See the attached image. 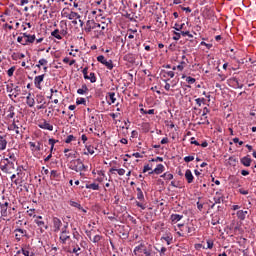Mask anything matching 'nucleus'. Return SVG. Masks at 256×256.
Here are the masks:
<instances>
[{
  "label": "nucleus",
  "mask_w": 256,
  "mask_h": 256,
  "mask_svg": "<svg viewBox=\"0 0 256 256\" xmlns=\"http://www.w3.org/2000/svg\"><path fill=\"white\" fill-rule=\"evenodd\" d=\"M146 244L141 242L138 246L134 248V255L143 256V249L145 248Z\"/></svg>",
  "instance_id": "obj_10"
},
{
  "label": "nucleus",
  "mask_w": 256,
  "mask_h": 256,
  "mask_svg": "<svg viewBox=\"0 0 256 256\" xmlns=\"http://www.w3.org/2000/svg\"><path fill=\"white\" fill-rule=\"evenodd\" d=\"M115 101H117V99L115 98V92H109L108 93V103H109V105L115 103Z\"/></svg>",
  "instance_id": "obj_25"
},
{
  "label": "nucleus",
  "mask_w": 256,
  "mask_h": 256,
  "mask_svg": "<svg viewBox=\"0 0 256 256\" xmlns=\"http://www.w3.org/2000/svg\"><path fill=\"white\" fill-rule=\"evenodd\" d=\"M251 158L249 156H245L240 159V163L244 165V167H251Z\"/></svg>",
  "instance_id": "obj_17"
},
{
  "label": "nucleus",
  "mask_w": 256,
  "mask_h": 256,
  "mask_svg": "<svg viewBox=\"0 0 256 256\" xmlns=\"http://www.w3.org/2000/svg\"><path fill=\"white\" fill-rule=\"evenodd\" d=\"M183 27H185V24H181V25L175 24L174 29H175L176 31H181V29H183Z\"/></svg>",
  "instance_id": "obj_60"
},
{
  "label": "nucleus",
  "mask_w": 256,
  "mask_h": 256,
  "mask_svg": "<svg viewBox=\"0 0 256 256\" xmlns=\"http://www.w3.org/2000/svg\"><path fill=\"white\" fill-rule=\"evenodd\" d=\"M86 151L83 152V155H95V147L92 145H85Z\"/></svg>",
  "instance_id": "obj_15"
},
{
  "label": "nucleus",
  "mask_w": 256,
  "mask_h": 256,
  "mask_svg": "<svg viewBox=\"0 0 256 256\" xmlns=\"http://www.w3.org/2000/svg\"><path fill=\"white\" fill-rule=\"evenodd\" d=\"M87 80H89L92 83H96L97 82V77L95 76V73L91 72L90 75L88 76V78H85Z\"/></svg>",
  "instance_id": "obj_32"
},
{
  "label": "nucleus",
  "mask_w": 256,
  "mask_h": 256,
  "mask_svg": "<svg viewBox=\"0 0 256 256\" xmlns=\"http://www.w3.org/2000/svg\"><path fill=\"white\" fill-rule=\"evenodd\" d=\"M40 129H46L47 131H53V125L49 124L47 121H44L39 125Z\"/></svg>",
  "instance_id": "obj_20"
},
{
  "label": "nucleus",
  "mask_w": 256,
  "mask_h": 256,
  "mask_svg": "<svg viewBox=\"0 0 256 256\" xmlns=\"http://www.w3.org/2000/svg\"><path fill=\"white\" fill-rule=\"evenodd\" d=\"M213 240H207V249H213Z\"/></svg>",
  "instance_id": "obj_58"
},
{
  "label": "nucleus",
  "mask_w": 256,
  "mask_h": 256,
  "mask_svg": "<svg viewBox=\"0 0 256 256\" xmlns=\"http://www.w3.org/2000/svg\"><path fill=\"white\" fill-rule=\"evenodd\" d=\"M7 149V138L0 135V151H5Z\"/></svg>",
  "instance_id": "obj_16"
},
{
  "label": "nucleus",
  "mask_w": 256,
  "mask_h": 256,
  "mask_svg": "<svg viewBox=\"0 0 256 256\" xmlns=\"http://www.w3.org/2000/svg\"><path fill=\"white\" fill-rule=\"evenodd\" d=\"M38 63H39L40 65H42V66H45V65H47L48 61H47V59L42 58V59H40V60L38 61Z\"/></svg>",
  "instance_id": "obj_59"
},
{
  "label": "nucleus",
  "mask_w": 256,
  "mask_h": 256,
  "mask_svg": "<svg viewBox=\"0 0 256 256\" xmlns=\"http://www.w3.org/2000/svg\"><path fill=\"white\" fill-rule=\"evenodd\" d=\"M185 179L187 180V183H193V179H195V177L193 176V173L191 172V170L189 169L186 170Z\"/></svg>",
  "instance_id": "obj_18"
},
{
  "label": "nucleus",
  "mask_w": 256,
  "mask_h": 256,
  "mask_svg": "<svg viewBox=\"0 0 256 256\" xmlns=\"http://www.w3.org/2000/svg\"><path fill=\"white\" fill-rule=\"evenodd\" d=\"M17 157H19V152L15 148L8 149L6 152V159L15 163L17 161Z\"/></svg>",
  "instance_id": "obj_5"
},
{
  "label": "nucleus",
  "mask_w": 256,
  "mask_h": 256,
  "mask_svg": "<svg viewBox=\"0 0 256 256\" xmlns=\"http://www.w3.org/2000/svg\"><path fill=\"white\" fill-rule=\"evenodd\" d=\"M66 159H77V152L65 154Z\"/></svg>",
  "instance_id": "obj_39"
},
{
  "label": "nucleus",
  "mask_w": 256,
  "mask_h": 256,
  "mask_svg": "<svg viewBox=\"0 0 256 256\" xmlns=\"http://www.w3.org/2000/svg\"><path fill=\"white\" fill-rule=\"evenodd\" d=\"M70 253H75V255L77 256L81 255V247L79 246L74 247Z\"/></svg>",
  "instance_id": "obj_36"
},
{
  "label": "nucleus",
  "mask_w": 256,
  "mask_h": 256,
  "mask_svg": "<svg viewBox=\"0 0 256 256\" xmlns=\"http://www.w3.org/2000/svg\"><path fill=\"white\" fill-rule=\"evenodd\" d=\"M69 223H65L64 226L62 227V229L60 230V237H59V241L60 243H62V245H66L67 241H69V239H71V233L69 232Z\"/></svg>",
  "instance_id": "obj_2"
},
{
  "label": "nucleus",
  "mask_w": 256,
  "mask_h": 256,
  "mask_svg": "<svg viewBox=\"0 0 256 256\" xmlns=\"http://www.w3.org/2000/svg\"><path fill=\"white\" fill-rule=\"evenodd\" d=\"M161 177H164L166 181H171L173 179V174L171 173H164Z\"/></svg>",
  "instance_id": "obj_37"
},
{
  "label": "nucleus",
  "mask_w": 256,
  "mask_h": 256,
  "mask_svg": "<svg viewBox=\"0 0 256 256\" xmlns=\"http://www.w3.org/2000/svg\"><path fill=\"white\" fill-rule=\"evenodd\" d=\"M238 219H240V221H245L247 215H249V211L247 210H239L236 213Z\"/></svg>",
  "instance_id": "obj_14"
},
{
  "label": "nucleus",
  "mask_w": 256,
  "mask_h": 256,
  "mask_svg": "<svg viewBox=\"0 0 256 256\" xmlns=\"http://www.w3.org/2000/svg\"><path fill=\"white\" fill-rule=\"evenodd\" d=\"M25 37H27V32L21 33L20 36L17 37V43L25 45Z\"/></svg>",
  "instance_id": "obj_21"
},
{
  "label": "nucleus",
  "mask_w": 256,
  "mask_h": 256,
  "mask_svg": "<svg viewBox=\"0 0 256 256\" xmlns=\"http://www.w3.org/2000/svg\"><path fill=\"white\" fill-rule=\"evenodd\" d=\"M163 171H165V166H163V164H158L154 170L149 172V175H153V173H155L156 175H161Z\"/></svg>",
  "instance_id": "obj_12"
},
{
  "label": "nucleus",
  "mask_w": 256,
  "mask_h": 256,
  "mask_svg": "<svg viewBox=\"0 0 256 256\" xmlns=\"http://www.w3.org/2000/svg\"><path fill=\"white\" fill-rule=\"evenodd\" d=\"M89 70V68L85 67L83 70H82V73L84 75V79H89V75H87V71Z\"/></svg>",
  "instance_id": "obj_57"
},
{
  "label": "nucleus",
  "mask_w": 256,
  "mask_h": 256,
  "mask_svg": "<svg viewBox=\"0 0 256 256\" xmlns=\"http://www.w3.org/2000/svg\"><path fill=\"white\" fill-rule=\"evenodd\" d=\"M36 225H38V227H40L41 231H43V228L48 229L49 227L47 225H45L44 221H41L39 219L35 220Z\"/></svg>",
  "instance_id": "obj_27"
},
{
  "label": "nucleus",
  "mask_w": 256,
  "mask_h": 256,
  "mask_svg": "<svg viewBox=\"0 0 256 256\" xmlns=\"http://www.w3.org/2000/svg\"><path fill=\"white\" fill-rule=\"evenodd\" d=\"M102 237L101 235H95L93 238H92V242L93 243H99V241H101Z\"/></svg>",
  "instance_id": "obj_44"
},
{
  "label": "nucleus",
  "mask_w": 256,
  "mask_h": 256,
  "mask_svg": "<svg viewBox=\"0 0 256 256\" xmlns=\"http://www.w3.org/2000/svg\"><path fill=\"white\" fill-rule=\"evenodd\" d=\"M97 61L99 63H102V65H105V67H107V69H109V71H111L113 69V60H108L105 59V56L100 55L97 57Z\"/></svg>",
  "instance_id": "obj_7"
},
{
  "label": "nucleus",
  "mask_w": 256,
  "mask_h": 256,
  "mask_svg": "<svg viewBox=\"0 0 256 256\" xmlns=\"http://www.w3.org/2000/svg\"><path fill=\"white\" fill-rule=\"evenodd\" d=\"M7 93L9 94V97H17V94H15V92L13 91V88L11 86H7Z\"/></svg>",
  "instance_id": "obj_35"
},
{
  "label": "nucleus",
  "mask_w": 256,
  "mask_h": 256,
  "mask_svg": "<svg viewBox=\"0 0 256 256\" xmlns=\"http://www.w3.org/2000/svg\"><path fill=\"white\" fill-rule=\"evenodd\" d=\"M117 173H118V175L123 176V175H125V169L120 168L117 170Z\"/></svg>",
  "instance_id": "obj_64"
},
{
  "label": "nucleus",
  "mask_w": 256,
  "mask_h": 256,
  "mask_svg": "<svg viewBox=\"0 0 256 256\" xmlns=\"http://www.w3.org/2000/svg\"><path fill=\"white\" fill-rule=\"evenodd\" d=\"M0 213L3 217H11L12 211H15V208L9 207V202L0 204Z\"/></svg>",
  "instance_id": "obj_4"
},
{
  "label": "nucleus",
  "mask_w": 256,
  "mask_h": 256,
  "mask_svg": "<svg viewBox=\"0 0 256 256\" xmlns=\"http://www.w3.org/2000/svg\"><path fill=\"white\" fill-rule=\"evenodd\" d=\"M190 143H191V145H196L197 147H199V145H201V144H199V142H197V140H195V137H192L190 139Z\"/></svg>",
  "instance_id": "obj_54"
},
{
  "label": "nucleus",
  "mask_w": 256,
  "mask_h": 256,
  "mask_svg": "<svg viewBox=\"0 0 256 256\" xmlns=\"http://www.w3.org/2000/svg\"><path fill=\"white\" fill-rule=\"evenodd\" d=\"M147 171H153V165H145L143 169V173H147Z\"/></svg>",
  "instance_id": "obj_42"
},
{
  "label": "nucleus",
  "mask_w": 256,
  "mask_h": 256,
  "mask_svg": "<svg viewBox=\"0 0 256 256\" xmlns=\"http://www.w3.org/2000/svg\"><path fill=\"white\" fill-rule=\"evenodd\" d=\"M185 231H187L188 235H191L193 233V228L186 226Z\"/></svg>",
  "instance_id": "obj_63"
},
{
  "label": "nucleus",
  "mask_w": 256,
  "mask_h": 256,
  "mask_svg": "<svg viewBox=\"0 0 256 256\" xmlns=\"http://www.w3.org/2000/svg\"><path fill=\"white\" fill-rule=\"evenodd\" d=\"M50 177H51V179H56V177H58L57 171L56 170H52L50 172Z\"/></svg>",
  "instance_id": "obj_56"
},
{
  "label": "nucleus",
  "mask_w": 256,
  "mask_h": 256,
  "mask_svg": "<svg viewBox=\"0 0 256 256\" xmlns=\"http://www.w3.org/2000/svg\"><path fill=\"white\" fill-rule=\"evenodd\" d=\"M173 39H174V41H179L181 39V33L174 32Z\"/></svg>",
  "instance_id": "obj_53"
},
{
  "label": "nucleus",
  "mask_w": 256,
  "mask_h": 256,
  "mask_svg": "<svg viewBox=\"0 0 256 256\" xmlns=\"http://www.w3.org/2000/svg\"><path fill=\"white\" fill-rule=\"evenodd\" d=\"M181 219H183V215H180V214H172L170 216V220L172 223H179V221H181Z\"/></svg>",
  "instance_id": "obj_19"
},
{
  "label": "nucleus",
  "mask_w": 256,
  "mask_h": 256,
  "mask_svg": "<svg viewBox=\"0 0 256 256\" xmlns=\"http://www.w3.org/2000/svg\"><path fill=\"white\" fill-rule=\"evenodd\" d=\"M137 199H139V201H144L145 200V196L143 195V191L141 190V188H137Z\"/></svg>",
  "instance_id": "obj_31"
},
{
  "label": "nucleus",
  "mask_w": 256,
  "mask_h": 256,
  "mask_svg": "<svg viewBox=\"0 0 256 256\" xmlns=\"http://www.w3.org/2000/svg\"><path fill=\"white\" fill-rule=\"evenodd\" d=\"M15 73V66H12L10 69L7 71L8 77H13V74Z\"/></svg>",
  "instance_id": "obj_41"
},
{
  "label": "nucleus",
  "mask_w": 256,
  "mask_h": 256,
  "mask_svg": "<svg viewBox=\"0 0 256 256\" xmlns=\"http://www.w3.org/2000/svg\"><path fill=\"white\" fill-rule=\"evenodd\" d=\"M212 225H219V217H214L212 218V221H211Z\"/></svg>",
  "instance_id": "obj_55"
},
{
  "label": "nucleus",
  "mask_w": 256,
  "mask_h": 256,
  "mask_svg": "<svg viewBox=\"0 0 256 256\" xmlns=\"http://www.w3.org/2000/svg\"><path fill=\"white\" fill-rule=\"evenodd\" d=\"M85 103H87L85 98H80V99H77L76 101V105H85Z\"/></svg>",
  "instance_id": "obj_49"
},
{
  "label": "nucleus",
  "mask_w": 256,
  "mask_h": 256,
  "mask_svg": "<svg viewBox=\"0 0 256 256\" xmlns=\"http://www.w3.org/2000/svg\"><path fill=\"white\" fill-rule=\"evenodd\" d=\"M71 141H76V138L73 135H68L65 140V143L69 144V143H71Z\"/></svg>",
  "instance_id": "obj_40"
},
{
  "label": "nucleus",
  "mask_w": 256,
  "mask_h": 256,
  "mask_svg": "<svg viewBox=\"0 0 256 256\" xmlns=\"http://www.w3.org/2000/svg\"><path fill=\"white\" fill-rule=\"evenodd\" d=\"M250 78L252 80H248V87H253L256 83V75L254 74V75L250 76Z\"/></svg>",
  "instance_id": "obj_33"
},
{
  "label": "nucleus",
  "mask_w": 256,
  "mask_h": 256,
  "mask_svg": "<svg viewBox=\"0 0 256 256\" xmlns=\"http://www.w3.org/2000/svg\"><path fill=\"white\" fill-rule=\"evenodd\" d=\"M146 256H155V254H153V247L151 245H149V251Z\"/></svg>",
  "instance_id": "obj_61"
},
{
  "label": "nucleus",
  "mask_w": 256,
  "mask_h": 256,
  "mask_svg": "<svg viewBox=\"0 0 256 256\" xmlns=\"http://www.w3.org/2000/svg\"><path fill=\"white\" fill-rule=\"evenodd\" d=\"M0 169L3 173H12L13 169H15V162L4 157L0 163Z\"/></svg>",
  "instance_id": "obj_3"
},
{
  "label": "nucleus",
  "mask_w": 256,
  "mask_h": 256,
  "mask_svg": "<svg viewBox=\"0 0 256 256\" xmlns=\"http://www.w3.org/2000/svg\"><path fill=\"white\" fill-rule=\"evenodd\" d=\"M29 246H23L21 248V251L22 253L25 255V256H29L30 255V252L27 250Z\"/></svg>",
  "instance_id": "obj_43"
},
{
  "label": "nucleus",
  "mask_w": 256,
  "mask_h": 256,
  "mask_svg": "<svg viewBox=\"0 0 256 256\" xmlns=\"http://www.w3.org/2000/svg\"><path fill=\"white\" fill-rule=\"evenodd\" d=\"M201 121L199 124L201 125H209V120L207 119V116H202Z\"/></svg>",
  "instance_id": "obj_46"
},
{
  "label": "nucleus",
  "mask_w": 256,
  "mask_h": 256,
  "mask_svg": "<svg viewBox=\"0 0 256 256\" xmlns=\"http://www.w3.org/2000/svg\"><path fill=\"white\" fill-rule=\"evenodd\" d=\"M69 169L75 171L76 173H82V171H87V166H85V164H83V161L78 158L70 162Z\"/></svg>",
  "instance_id": "obj_1"
},
{
  "label": "nucleus",
  "mask_w": 256,
  "mask_h": 256,
  "mask_svg": "<svg viewBox=\"0 0 256 256\" xmlns=\"http://www.w3.org/2000/svg\"><path fill=\"white\" fill-rule=\"evenodd\" d=\"M15 237L17 239V241H21L22 237H27V230H23L21 228H17L14 230Z\"/></svg>",
  "instance_id": "obj_9"
},
{
  "label": "nucleus",
  "mask_w": 256,
  "mask_h": 256,
  "mask_svg": "<svg viewBox=\"0 0 256 256\" xmlns=\"http://www.w3.org/2000/svg\"><path fill=\"white\" fill-rule=\"evenodd\" d=\"M19 1V5H21V7H23L24 5H27L29 3V0H18Z\"/></svg>",
  "instance_id": "obj_62"
},
{
  "label": "nucleus",
  "mask_w": 256,
  "mask_h": 256,
  "mask_svg": "<svg viewBox=\"0 0 256 256\" xmlns=\"http://www.w3.org/2000/svg\"><path fill=\"white\" fill-rule=\"evenodd\" d=\"M185 65H187V62L181 61L180 64L177 66V70L183 71V69H185Z\"/></svg>",
  "instance_id": "obj_38"
},
{
  "label": "nucleus",
  "mask_w": 256,
  "mask_h": 256,
  "mask_svg": "<svg viewBox=\"0 0 256 256\" xmlns=\"http://www.w3.org/2000/svg\"><path fill=\"white\" fill-rule=\"evenodd\" d=\"M195 102L197 103L198 107H201L202 103H205V98H197Z\"/></svg>",
  "instance_id": "obj_48"
},
{
  "label": "nucleus",
  "mask_w": 256,
  "mask_h": 256,
  "mask_svg": "<svg viewBox=\"0 0 256 256\" xmlns=\"http://www.w3.org/2000/svg\"><path fill=\"white\" fill-rule=\"evenodd\" d=\"M35 40H36L35 34H33V35L27 34V37H25V39H24V46L31 45V44L35 43Z\"/></svg>",
  "instance_id": "obj_13"
},
{
  "label": "nucleus",
  "mask_w": 256,
  "mask_h": 256,
  "mask_svg": "<svg viewBox=\"0 0 256 256\" xmlns=\"http://www.w3.org/2000/svg\"><path fill=\"white\" fill-rule=\"evenodd\" d=\"M195 157L194 156H186L184 158L185 163H191V161H194Z\"/></svg>",
  "instance_id": "obj_50"
},
{
  "label": "nucleus",
  "mask_w": 256,
  "mask_h": 256,
  "mask_svg": "<svg viewBox=\"0 0 256 256\" xmlns=\"http://www.w3.org/2000/svg\"><path fill=\"white\" fill-rule=\"evenodd\" d=\"M71 207H75L76 209H79L80 211H83L84 213H87L85 209L79 204V202L70 201Z\"/></svg>",
  "instance_id": "obj_24"
},
{
  "label": "nucleus",
  "mask_w": 256,
  "mask_h": 256,
  "mask_svg": "<svg viewBox=\"0 0 256 256\" xmlns=\"http://www.w3.org/2000/svg\"><path fill=\"white\" fill-rule=\"evenodd\" d=\"M164 241H166L167 245H171V242L173 241V238L170 236L162 237Z\"/></svg>",
  "instance_id": "obj_45"
},
{
  "label": "nucleus",
  "mask_w": 256,
  "mask_h": 256,
  "mask_svg": "<svg viewBox=\"0 0 256 256\" xmlns=\"http://www.w3.org/2000/svg\"><path fill=\"white\" fill-rule=\"evenodd\" d=\"M221 201H223V197L221 196V194L216 193V196H214V204H212L211 209L215 207V204L221 203Z\"/></svg>",
  "instance_id": "obj_22"
},
{
  "label": "nucleus",
  "mask_w": 256,
  "mask_h": 256,
  "mask_svg": "<svg viewBox=\"0 0 256 256\" xmlns=\"http://www.w3.org/2000/svg\"><path fill=\"white\" fill-rule=\"evenodd\" d=\"M16 178H17V175H16V174H13V175L10 177L11 181H13L15 185H19V180H17Z\"/></svg>",
  "instance_id": "obj_52"
},
{
  "label": "nucleus",
  "mask_w": 256,
  "mask_h": 256,
  "mask_svg": "<svg viewBox=\"0 0 256 256\" xmlns=\"http://www.w3.org/2000/svg\"><path fill=\"white\" fill-rule=\"evenodd\" d=\"M87 91H89V88L87 87V85H82V88H79L78 90H77V93L79 94V95H85V93H87Z\"/></svg>",
  "instance_id": "obj_29"
},
{
  "label": "nucleus",
  "mask_w": 256,
  "mask_h": 256,
  "mask_svg": "<svg viewBox=\"0 0 256 256\" xmlns=\"http://www.w3.org/2000/svg\"><path fill=\"white\" fill-rule=\"evenodd\" d=\"M68 19L73 20V19H81V15L77 12H70L67 16Z\"/></svg>",
  "instance_id": "obj_26"
},
{
  "label": "nucleus",
  "mask_w": 256,
  "mask_h": 256,
  "mask_svg": "<svg viewBox=\"0 0 256 256\" xmlns=\"http://www.w3.org/2000/svg\"><path fill=\"white\" fill-rule=\"evenodd\" d=\"M186 81L187 83H189L190 85H193V83H195V78L191 77V76H188L186 77Z\"/></svg>",
  "instance_id": "obj_51"
},
{
  "label": "nucleus",
  "mask_w": 256,
  "mask_h": 256,
  "mask_svg": "<svg viewBox=\"0 0 256 256\" xmlns=\"http://www.w3.org/2000/svg\"><path fill=\"white\" fill-rule=\"evenodd\" d=\"M26 99H27L26 103H27L28 107H34L35 106V99L31 98V93L28 94Z\"/></svg>",
  "instance_id": "obj_23"
},
{
  "label": "nucleus",
  "mask_w": 256,
  "mask_h": 256,
  "mask_svg": "<svg viewBox=\"0 0 256 256\" xmlns=\"http://www.w3.org/2000/svg\"><path fill=\"white\" fill-rule=\"evenodd\" d=\"M86 189H92L93 191H99V184H97V183L86 184Z\"/></svg>",
  "instance_id": "obj_28"
},
{
  "label": "nucleus",
  "mask_w": 256,
  "mask_h": 256,
  "mask_svg": "<svg viewBox=\"0 0 256 256\" xmlns=\"http://www.w3.org/2000/svg\"><path fill=\"white\" fill-rule=\"evenodd\" d=\"M45 79V74L36 76L34 78V85L37 89H41V83H43V80Z\"/></svg>",
  "instance_id": "obj_11"
},
{
  "label": "nucleus",
  "mask_w": 256,
  "mask_h": 256,
  "mask_svg": "<svg viewBox=\"0 0 256 256\" xmlns=\"http://www.w3.org/2000/svg\"><path fill=\"white\" fill-rule=\"evenodd\" d=\"M53 223V229H54V233H59V231H61L63 228V222H61V219L54 217L52 220Z\"/></svg>",
  "instance_id": "obj_8"
},
{
  "label": "nucleus",
  "mask_w": 256,
  "mask_h": 256,
  "mask_svg": "<svg viewBox=\"0 0 256 256\" xmlns=\"http://www.w3.org/2000/svg\"><path fill=\"white\" fill-rule=\"evenodd\" d=\"M57 142H58V140H55V139H53V138H50V139L48 140L49 145H51V148H50L51 153H53V149H54V147H55V143H57Z\"/></svg>",
  "instance_id": "obj_34"
},
{
  "label": "nucleus",
  "mask_w": 256,
  "mask_h": 256,
  "mask_svg": "<svg viewBox=\"0 0 256 256\" xmlns=\"http://www.w3.org/2000/svg\"><path fill=\"white\" fill-rule=\"evenodd\" d=\"M59 33V29H55L54 31L51 32V36L55 37V39L61 40L63 39V37Z\"/></svg>",
  "instance_id": "obj_30"
},
{
  "label": "nucleus",
  "mask_w": 256,
  "mask_h": 256,
  "mask_svg": "<svg viewBox=\"0 0 256 256\" xmlns=\"http://www.w3.org/2000/svg\"><path fill=\"white\" fill-rule=\"evenodd\" d=\"M182 37H190L193 38V34H191L189 31H181Z\"/></svg>",
  "instance_id": "obj_47"
},
{
  "label": "nucleus",
  "mask_w": 256,
  "mask_h": 256,
  "mask_svg": "<svg viewBox=\"0 0 256 256\" xmlns=\"http://www.w3.org/2000/svg\"><path fill=\"white\" fill-rule=\"evenodd\" d=\"M18 123L19 121H14L12 125H10V129L15 131L16 135H23V133L25 132V128H23V125Z\"/></svg>",
  "instance_id": "obj_6"
}]
</instances>
